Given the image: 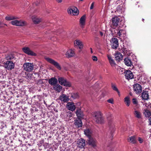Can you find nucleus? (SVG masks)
I'll return each mask as SVG.
<instances>
[{
	"label": "nucleus",
	"instance_id": "1",
	"mask_svg": "<svg viewBox=\"0 0 151 151\" xmlns=\"http://www.w3.org/2000/svg\"><path fill=\"white\" fill-rule=\"evenodd\" d=\"M111 31L113 35H116L118 38H120L121 37L124 38L126 36V32L124 30L120 29L117 28L116 29L112 28Z\"/></svg>",
	"mask_w": 151,
	"mask_h": 151
},
{
	"label": "nucleus",
	"instance_id": "2",
	"mask_svg": "<svg viewBox=\"0 0 151 151\" xmlns=\"http://www.w3.org/2000/svg\"><path fill=\"white\" fill-rule=\"evenodd\" d=\"M107 118L109 121L108 124L109 127L110 131L111 134V139L113 137V133L115 130V128L114 125V123L110 120L113 119V116L112 114L109 113L107 115Z\"/></svg>",
	"mask_w": 151,
	"mask_h": 151
},
{
	"label": "nucleus",
	"instance_id": "3",
	"mask_svg": "<svg viewBox=\"0 0 151 151\" xmlns=\"http://www.w3.org/2000/svg\"><path fill=\"white\" fill-rule=\"evenodd\" d=\"M93 116L97 123L101 124L104 123V119L100 111H97L94 112Z\"/></svg>",
	"mask_w": 151,
	"mask_h": 151
},
{
	"label": "nucleus",
	"instance_id": "4",
	"mask_svg": "<svg viewBox=\"0 0 151 151\" xmlns=\"http://www.w3.org/2000/svg\"><path fill=\"white\" fill-rule=\"evenodd\" d=\"M23 67L24 70L30 72L34 69V65L32 63H25L24 64Z\"/></svg>",
	"mask_w": 151,
	"mask_h": 151
},
{
	"label": "nucleus",
	"instance_id": "5",
	"mask_svg": "<svg viewBox=\"0 0 151 151\" xmlns=\"http://www.w3.org/2000/svg\"><path fill=\"white\" fill-rule=\"evenodd\" d=\"M68 14L73 15H77L79 14V11L78 9L75 7L69 8L68 9Z\"/></svg>",
	"mask_w": 151,
	"mask_h": 151
},
{
	"label": "nucleus",
	"instance_id": "6",
	"mask_svg": "<svg viewBox=\"0 0 151 151\" xmlns=\"http://www.w3.org/2000/svg\"><path fill=\"white\" fill-rule=\"evenodd\" d=\"M58 81L59 83L62 85L67 87H70L71 86L70 83L63 78H59Z\"/></svg>",
	"mask_w": 151,
	"mask_h": 151
},
{
	"label": "nucleus",
	"instance_id": "7",
	"mask_svg": "<svg viewBox=\"0 0 151 151\" xmlns=\"http://www.w3.org/2000/svg\"><path fill=\"white\" fill-rule=\"evenodd\" d=\"M11 23L12 25L17 26H23L26 24V22L22 20H14L12 21Z\"/></svg>",
	"mask_w": 151,
	"mask_h": 151
},
{
	"label": "nucleus",
	"instance_id": "8",
	"mask_svg": "<svg viewBox=\"0 0 151 151\" xmlns=\"http://www.w3.org/2000/svg\"><path fill=\"white\" fill-rule=\"evenodd\" d=\"M5 68L9 70H11L14 67V64L12 61H7L4 64Z\"/></svg>",
	"mask_w": 151,
	"mask_h": 151
},
{
	"label": "nucleus",
	"instance_id": "9",
	"mask_svg": "<svg viewBox=\"0 0 151 151\" xmlns=\"http://www.w3.org/2000/svg\"><path fill=\"white\" fill-rule=\"evenodd\" d=\"M134 91L136 94L140 93L142 91V87L139 84L136 83L133 86Z\"/></svg>",
	"mask_w": 151,
	"mask_h": 151
},
{
	"label": "nucleus",
	"instance_id": "10",
	"mask_svg": "<svg viewBox=\"0 0 151 151\" xmlns=\"http://www.w3.org/2000/svg\"><path fill=\"white\" fill-rule=\"evenodd\" d=\"M111 47L114 49H116L119 46L118 41L116 38H113L111 41Z\"/></svg>",
	"mask_w": 151,
	"mask_h": 151
},
{
	"label": "nucleus",
	"instance_id": "11",
	"mask_svg": "<svg viewBox=\"0 0 151 151\" xmlns=\"http://www.w3.org/2000/svg\"><path fill=\"white\" fill-rule=\"evenodd\" d=\"M46 60L48 62L53 65L57 69L61 70V67L58 62L49 58H47Z\"/></svg>",
	"mask_w": 151,
	"mask_h": 151
},
{
	"label": "nucleus",
	"instance_id": "12",
	"mask_svg": "<svg viewBox=\"0 0 151 151\" xmlns=\"http://www.w3.org/2000/svg\"><path fill=\"white\" fill-rule=\"evenodd\" d=\"M23 51L27 54L31 56H36V54L28 47H24L22 48Z\"/></svg>",
	"mask_w": 151,
	"mask_h": 151
},
{
	"label": "nucleus",
	"instance_id": "13",
	"mask_svg": "<svg viewBox=\"0 0 151 151\" xmlns=\"http://www.w3.org/2000/svg\"><path fill=\"white\" fill-rule=\"evenodd\" d=\"M88 144L93 147L96 146L97 141L95 139L91 137L88 138Z\"/></svg>",
	"mask_w": 151,
	"mask_h": 151
},
{
	"label": "nucleus",
	"instance_id": "14",
	"mask_svg": "<svg viewBox=\"0 0 151 151\" xmlns=\"http://www.w3.org/2000/svg\"><path fill=\"white\" fill-rule=\"evenodd\" d=\"M124 73L126 78L128 79H131L133 78L134 75L129 70H126L124 71Z\"/></svg>",
	"mask_w": 151,
	"mask_h": 151
},
{
	"label": "nucleus",
	"instance_id": "15",
	"mask_svg": "<svg viewBox=\"0 0 151 151\" xmlns=\"http://www.w3.org/2000/svg\"><path fill=\"white\" fill-rule=\"evenodd\" d=\"M70 95L67 96L65 94H62L60 97V99L64 103L67 102L70 100Z\"/></svg>",
	"mask_w": 151,
	"mask_h": 151
},
{
	"label": "nucleus",
	"instance_id": "16",
	"mask_svg": "<svg viewBox=\"0 0 151 151\" xmlns=\"http://www.w3.org/2000/svg\"><path fill=\"white\" fill-rule=\"evenodd\" d=\"M77 144L79 148H83L85 145V140L81 138L78 141Z\"/></svg>",
	"mask_w": 151,
	"mask_h": 151
},
{
	"label": "nucleus",
	"instance_id": "17",
	"mask_svg": "<svg viewBox=\"0 0 151 151\" xmlns=\"http://www.w3.org/2000/svg\"><path fill=\"white\" fill-rule=\"evenodd\" d=\"M125 6L123 4H121L118 6L116 8V11L115 12H116L118 14L122 13L124 11Z\"/></svg>",
	"mask_w": 151,
	"mask_h": 151
},
{
	"label": "nucleus",
	"instance_id": "18",
	"mask_svg": "<svg viewBox=\"0 0 151 151\" xmlns=\"http://www.w3.org/2000/svg\"><path fill=\"white\" fill-rule=\"evenodd\" d=\"M74 124L76 127L79 128L81 127L82 126V123L81 120L79 118H77L75 120Z\"/></svg>",
	"mask_w": 151,
	"mask_h": 151
},
{
	"label": "nucleus",
	"instance_id": "19",
	"mask_svg": "<svg viewBox=\"0 0 151 151\" xmlns=\"http://www.w3.org/2000/svg\"><path fill=\"white\" fill-rule=\"evenodd\" d=\"M119 19L117 17H115L112 19V24L114 26L116 27L118 24Z\"/></svg>",
	"mask_w": 151,
	"mask_h": 151
},
{
	"label": "nucleus",
	"instance_id": "20",
	"mask_svg": "<svg viewBox=\"0 0 151 151\" xmlns=\"http://www.w3.org/2000/svg\"><path fill=\"white\" fill-rule=\"evenodd\" d=\"M149 96L148 92L143 91L142 93V99L144 100H148L149 99Z\"/></svg>",
	"mask_w": 151,
	"mask_h": 151
},
{
	"label": "nucleus",
	"instance_id": "21",
	"mask_svg": "<svg viewBox=\"0 0 151 151\" xmlns=\"http://www.w3.org/2000/svg\"><path fill=\"white\" fill-rule=\"evenodd\" d=\"M58 81L57 79L54 77H52L48 80L49 83L52 85H55L57 83Z\"/></svg>",
	"mask_w": 151,
	"mask_h": 151
},
{
	"label": "nucleus",
	"instance_id": "22",
	"mask_svg": "<svg viewBox=\"0 0 151 151\" xmlns=\"http://www.w3.org/2000/svg\"><path fill=\"white\" fill-rule=\"evenodd\" d=\"M128 142L130 143L134 144L137 142V141L136 137L134 136H132L129 137L128 139Z\"/></svg>",
	"mask_w": 151,
	"mask_h": 151
},
{
	"label": "nucleus",
	"instance_id": "23",
	"mask_svg": "<svg viewBox=\"0 0 151 151\" xmlns=\"http://www.w3.org/2000/svg\"><path fill=\"white\" fill-rule=\"evenodd\" d=\"M32 21L35 24H37L40 22L41 21V18H39L37 16H34L32 17Z\"/></svg>",
	"mask_w": 151,
	"mask_h": 151
},
{
	"label": "nucleus",
	"instance_id": "24",
	"mask_svg": "<svg viewBox=\"0 0 151 151\" xmlns=\"http://www.w3.org/2000/svg\"><path fill=\"white\" fill-rule=\"evenodd\" d=\"M74 44L75 46L77 45L80 49H81L83 47L82 42L79 40H75L74 42Z\"/></svg>",
	"mask_w": 151,
	"mask_h": 151
},
{
	"label": "nucleus",
	"instance_id": "25",
	"mask_svg": "<svg viewBox=\"0 0 151 151\" xmlns=\"http://www.w3.org/2000/svg\"><path fill=\"white\" fill-rule=\"evenodd\" d=\"M74 51L71 50H68L66 53V55L67 57L70 58L73 57L75 55Z\"/></svg>",
	"mask_w": 151,
	"mask_h": 151
},
{
	"label": "nucleus",
	"instance_id": "26",
	"mask_svg": "<svg viewBox=\"0 0 151 151\" xmlns=\"http://www.w3.org/2000/svg\"><path fill=\"white\" fill-rule=\"evenodd\" d=\"M107 57L111 66L112 67L115 66L116 65V64L115 63L114 60L112 58L111 56L108 55H107Z\"/></svg>",
	"mask_w": 151,
	"mask_h": 151
},
{
	"label": "nucleus",
	"instance_id": "27",
	"mask_svg": "<svg viewBox=\"0 0 151 151\" xmlns=\"http://www.w3.org/2000/svg\"><path fill=\"white\" fill-rule=\"evenodd\" d=\"M76 114L78 118L80 119V118H83L84 115L83 113L81 111L80 109H78L77 110Z\"/></svg>",
	"mask_w": 151,
	"mask_h": 151
},
{
	"label": "nucleus",
	"instance_id": "28",
	"mask_svg": "<svg viewBox=\"0 0 151 151\" xmlns=\"http://www.w3.org/2000/svg\"><path fill=\"white\" fill-rule=\"evenodd\" d=\"M134 114L135 116L137 118L139 119L142 118V114L139 111L137 110H135Z\"/></svg>",
	"mask_w": 151,
	"mask_h": 151
},
{
	"label": "nucleus",
	"instance_id": "29",
	"mask_svg": "<svg viewBox=\"0 0 151 151\" xmlns=\"http://www.w3.org/2000/svg\"><path fill=\"white\" fill-rule=\"evenodd\" d=\"M122 53L125 55H129L130 54V52L128 50L127 48L123 47L121 50Z\"/></svg>",
	"mask_w": 151,
	"mask_h": 151
},
{
	"label": "nucleus",
	"instance_id": "30",
	"mask_svg": "<svg viewBox=\"0 0 151 151\" xmlns=\"http://www.w3.org/2000/svg\"><path fill=\"white\" fill-rule=\"evenodd\" d=\"M124 61L125 64L127 66H131L132 65V62L131 60L128 58H125Z\"/></svg>",
	"mask_w": 151,
	"mask_h": 151
},
{
	"label": "nucleus",
	"instance_id": "31",
	"mask_svg": "<svg viewBox=\"0 0 151 151\" xmlns=\"http://www.w3.org/2000/svg\"><path fill=\"white\" fill-rule=\"evenodd\" d=\"M62 88V87L59 84H56L53 86L54 90L58 92H59L61 91Z\"/></svg>",
	"mask_w": 151,
	"mask_h": 151
},
{
	"label": "nucleus",
	"instance_id": "32",
	"mask_svg": "<svg viewBox=\"0 0 151 151\" xmlns=\"http://www.w3.org/2000/svg\"><path fill=\"white\" fill-rule=\"evenodd\" d=\"M86 19V17L85 15H83L80 19V23L82 27L85 24Z\"/></svg>",
	"mask_w": 151,
	"mask_h": 151
},
{
	"label": "nucleus",
	"instance_id": "33",
	"mask_svg": "<svg viewBox=\"0 0 151 151\" xmlns=\"http://www.w3.org/2000/svg\"><path fill=\"white\" fill-rule=\"evenodd\" d=\"M6 59L7 60H11L13 62V60H14V57L12 54H9L6 55Z\"/></svg>",
	"mask_w": 151,
	"mask_h": 151
},
{
	"label": "nucleus",
	"instance_id": "34",
	"mask_svg": "<svg viewBox=\"0 0 151 151\" xmlns=\"http://www.w3.org/2000/svg\"><path fill=\"white\" fill-rule=\"evenodd\" d=\"M84 133L88 138L91 137L92 131L89 129H86L84 130Z\"/></svg>",
	"mask_w": 151,
	"mask_h": 151
},
{
	"label": "nucleus",
	"instance_id": "35",
	"mask_svg": "<svg viewBox=\"0 0 151 151\" xmlns=\"http://www.w3.org/2000/svg\"><path fill=\"white\" fill-rule=\"evenodd\" d=\"M66 107L69 110L71 111L74 110L76 109L74 104H67Z\"/></svg>",
	"mask_w": 151,
	"mask_h": 151
},
{
	"label": "nucleus",
	"instance_id": "36",
	"mask_svg": "<svg viewBox=\"0 0 151 151\" xmlns=\"http://www.w3.org/2000/svg\"><path fill=\"white\" fill-rule=\"evenodd\" d=\"M122 56L120 53L116 55L115 58L116 61H120L122 60Z\"/></svg>",
	"mask_w": 151,
	"mask_h": 151
},
{
	"label": "nucleus",
	"instance_id": "37",
	"mask_svg": "<svg viewBox=\"0 0 151 151\" xmlns=\"http://www.w3.org/2000/svg\"><path fill=\"white\" fill-rule=\"evenodd\" d=\"M144 114L146 117H149L151 115V113L150 111L147 109H144L143 111Z\"/></svg>",
	"mask_w": 151,
	"mask_h": 151
},
{
	"label": "nucleus",
	"instance_id": "38",
	"mask_svg": "<svg viewBox=\"0 0 151 151\" xmlns=\"http://www.w3.org/2000/svg\"><path fill=\"white\" fill-rule=\"evenodd\" d=\"M17 19V17L12 16H6L5 18L6 20L7 21H10L11 20H14Z\"/></svg>",
	"mask_w": 151,
	"mask_h": 151
},
{
	"label": "nucleus",
	"instance_id": "39",
	"mask_svg": "<svg viewBox=\"0 0 151 151\" xmlns=\"http://www.w3.org/2000/svg\"><path fill=\"white\" fill-rule=\"evenodd\" d=\"M69 95V97L73 99L78 98L79 96L78 94L77 93H72Z\"/></svg>",
	"mask_w": 151,
	"mask_h": 151
},
{
	"label": "nucleus",
	"instance_id": "40",
	"mask_svg": "<svg viewBox=\"0 0 151 151\" xmlns=\"http://www.w3.org/2000/svg\"><path fill=\"white\" fill-rule=\"evenodd\" d=\"M111 86L112 88L114 90L116 91L118 93L119 95L120 96V94L117 88L116 85L112 83Z\"/></svg>",
	"mask_w": 151,
	"mask_h": 151
},
{
	"label": "nucleus",
	"instance_id": "41",
	"mask_svg": "<svg viewBox=\"0 0 151 151\" xmlns=\"http://www.w3.org/2000/svg\"><path fill=\"white\" fill-rule=\"evenodd\" d=\"M104 93L103 92H101L100 93V95L97 98V100L99 101L102 98H103L104 96Z\"/></svg>",
	"mask_w": 151,
	"mask_h": 151
},
{
	"label": "nucleus",
	"instance_id": "42",
	"mask_svg": "<svg viewBox=\"0 0 151 151\" xmlns=\"http://www.w3.org/2000/svg\"><path fill=\"white\" fill-rule=\"evenodd\" d=\"M6 144L9 145L10 144V143L12 142V141L10 139V137H8L7 139H5Z\"/></svg>",
	"mask_w": 151,
	"mask_h": 151
},
{
	"label": "nucleus",
	"instance_id": "43",
	"mask_svg": "<svg viewBox=\"0 0 151 151\" xmlns=\"http://www.w3.org/2000/svg\"><path fill=\"white\" fill-rule=\"evenodd\" d=\"M124 100V102L126 103L127 104H129L130 102L129 97V96L125 97Z\"/></svg>",
	"mask_w": 151,
	"mask_h": 151
},
{
	"label": "nucleus",
	"instance_id": "44",
	"mask_svg": "<svg viewBox=\"0 0 151 151\" xmlns=\"http://www.w3.org/2000/svg\"><path fill=\"white\" fill-rule=\"evenodd\" d=\"M32 77H33V73H29L26 76V78L27 79H32Z\"/></svg>",
	"mask_w": 151,
	"mask_h": 151
},
{
	"label": "nucleus",
	"instance_id": "45",
	"mask_svg": "<svg viewBox=\"0 0 151 151\" xmlns=\"http://www.w3.org/2000/svg\"><path fill=\"white\" fill-rule=\"evenodd\" d=\"M132 101L134 104H137L138 103V100L135 98L132 99Z\"/></svg>",
	"mask_w": 151,
	"mask_h": 151
},
{
	"label": "nucleus",
	"instance_id": "46",
	"mask_svg": "<svg viewBox=\"0 0 151 151\" xmlns=\"http://www.w3.org/2000/svg\"><path fill=\"white\" fill-rule=\"evenodd\" d=\"M36 104H33V106H32V108H31V110H33V111H37L38 110L37 109V108L35 107V106H34V105H35Z\"/></svg>",
	"mask_w": 151,
	"mask_h": 151
},
{
	"label": "nucleus",
	"instance_id": "47",
	"mask_svg": "<svg viewBox=\"0 0 151 151\" xmlns=\"http://www.w3.org/2000/svg\"><path fill=\"white\" fill-rule=\"evenodd\" d=\"M138 140L140 143H142L143 142V139L141 137H138Z\"/></svg>",
	"mask_w": 151,
	"mask_h": 151
},
{
	"label": "nucleus",
	"instance_id": "48",
	"mask_svg": "<svg viewBox=\"0 0 151 151\" xmlns=\"http://www.w3.org/2000/svg\"><path fill=\"white\" fill-rule=\"evenodd\" d=\"M92 58L94 61H97V58L96 56L93 55L92 57Z\"/></svg>",
	"mask_w": 151,
	"mask_h": 151
},
{
	"label": "nucleus",
	"instance_id": "49",
	"mask_svg": "<svg viewBox=\"0 0 151 151\" xmlns=\"http://www.w3.org/2000/svg\"><path fill=\"white\" fill-rule=\"evenodd\" d=\"M72 114L70 113V112H67V116H69L70 118V117H71L72 116Z\"/></svg>",
	"mask_w": 151,
	"mask_h": 151
},
{
	"label": "nucleus",
	"instance_id": "50",
	"mask_svg": "<svg viewBox=\"0 0 151 151\" xmlns=\"http://www.w3.org/2000/svg\"><path fill=\"white\" fill-rule=\"evenodd\" d=\"M113 99H110L107 100V102L109 103L112 104L113 103Z\"/></svg>",
	"mask_w": 151,
	"mask_h": 151
},
{
	"label": "nucleus",
	"instance_id": "51",
	"mask_svg": "<svg viewBox=\"0 0 151 151\" xmlns=\"http://www.w3.org/2000/svg\"><path fill=\"white\" fill-rule=\"evenodd\" d=\"M34 74L36 76V77L39 78L40 77V75L39 73H34Z\"/></svg>",
	"mask_w": 151,
	"mask_h": 151
},
{
	"label": "nucleus",
	"instance_id": "52",
	"mask_svg": "<svg viewBox=\"0 0 151 151\" xmlns=\"http://www.w3.org/2000/svg\"><path fill=\"white\" fill-rule=\"evenodd\" d=\"M143 105H145L146 107H147L148 109L150 108L151 110V104H143Z\"/></svg>",
	"mask_w": 151,
	"mask_h": 151
},
{
	"label": "nucleus",
	"instance_id": "53",
	"mask_svg": "<svg viewBox=\"0 0 151 151\" xmlns=\"http://www.w3.org/2000/svg\"><path fill=\"white\" fill-rule=\"evenodd\" d=\"M94 2H93L91 4L90 7V9H93V7H94Z\"/></svg>",
	"mask_w": 151,
	"mask_h": 151
},
{
	"label": "nucleus",
	"instance_id": "54",
	"mask_svg": "<svg viewBox=\"0 0 151 151\" xmlns=\"http://www.w3.org/2000/svg\"><path fill=\"white\" fill-rule=\"evenodd\" d=\"M126 70H125L124 69L122 68L121 70V71L120 73L121 74H122L123 73H124V71H126Z\"/></svg>",
	"mask_w": 151,
	"mask_h": 151
},
{
	"label": "nucleus",
	"instance_id": "55",
	"mask_svg": "<svg viewBox=\"0 0 151 151\" xmlns=\"http://www.w3.org/2000/svg\"><path fill=\"white\" fill-rule=\"evenodd\" d=\"M4 106L3 104H1L0 106V110H2L3 109V107Z\"/></svg>",
	"mask_w": 151,
	"mask_h": 151
},
{
	"label": "nucleus",
	"instance_id": "56",
	"mask_svg": "<svg viewBox=\"0 0 151 151\" xmlns=\"http://www.w3.org/2000/svg\"><path fill=\"white\" fill-rule=\"evenodd\" d=\"M99 33H100V35H101V36H103L104 33L102 32H101V31H100L99 32Z\"/></svg>",
	"mask_w": 151,
	"mask_h": 151
},
{
	"label": "nucleus",
	"instance_id": "57",
	"mask_svg": "<svg viewBox=\"0 0 151 151\" xmlns=\"http://www.w3.org/2000/svg\"><path fill=\"white\" fill-rule=\"evenodd\" d=\"M96 94H98V93L97 92H96V94H93V96H94L95 97L97 96H98V95H97L96 96Z\"/></svg>",
	"mask_w": 151,
	"mask_h": 151
},
{
	"label": "nucleus",
	"instance_id": "58",
	"mask_svg": "<svg viewBox=\"0 0 151 151\" xmlns=\"http://www.w3.org/2000/svg\"><path fill=\"white\" fill-rule=\"evenodd\" d=\"M56 1L58 3H61L62 1V0H56Z\"/></svg>",
	"mask_w": 151,
	"mask_h": 151
},
{
	"label": "nucleus",
	"instance_id": "59",
	"mask_svg": "<svg viewBox=\"0 0 151 151\" xmlns=\"http://www.w3.org/2000/svg\"><path fill=\"white\" fill-rule=\"evenodd\" d=\"M149 121L150 122V124L151 125V117H150L149 119Z\"/></svg>",
	"mask_w": 151,
	"mask_h": 151
},
{
	"label": "nucleus",
	"instance_id": "60",
	"mask_svg": "<svg viewBox=\"0 0 151 151\" xmlns=\"http://www.w3.org/2000/svg\"><path fill=\"white\" fill-rule=\"evenodd\" d=\"M39 3L38 2V1H37L36 2H35L34 4H35V5L36 6H37L38 4H39Z\"/></svg>",
	"mask_w": 151,
	"mask_h": 151
},
{
	"label": "nucleus",
	"instance_id": "61",
	"mask_svg": "<svg viewBox=\"0 0 151 151\" xmlns=\"http://www.w3.org/2000/svg\"><path fill=\"white\" fill-rule=\"evenodd\" d=\"M33 77H32V79L34 78V79H35L36 78V76H35L34 74V73H33Z\"/></svg>",
	"mask_w": 151,
	"mask_h": 151
},
{
	"label": "nucleus",
	"instance_id": "62",
	"mask_svg": "<svg viewBox=\"0 0 151 151\" xmlns=\"http://www.w3.org/2000/svg\"><path fill=\"white\" fill-rule=\"evenodd\" d=\"M67 104H74V103H73V102H68Z\"/></svg>",
	"mask_w": 151,
	"mask_h": 151
},
{
	"label": "nucleus",
	"instance_id": "63",
	"mask_svg": "<svg viewBox=\"0 0 151 151\" xmlns=\"http://www.w3.org/2000/svg\"><path fill=\"white\" fill-rule=\"evenodd\" d=\"M119 1H121V2H123L124 1H125V0H117Z\"/></svg>",
	"mask_w": 151,
	"mask_h": 151
},
{
	"label": "nucleus",
	"instance_id": "64",
	"mask_svg": "<svg viewBox=\"0 0 151 151\" xmlns=\"http://www.w3.org/2000/svg\"><path fill=\"white\" fill-rule=\"evenodd\" d=\"M90 49L91 50V53H93V51H92V48H90Z\"/></svg>",
	"mask_w": 151,
	"mask_h": 151
}]
</instances>
